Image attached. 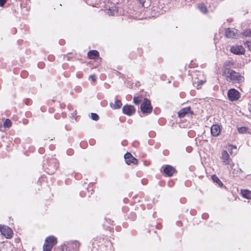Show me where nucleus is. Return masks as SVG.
Instances as JSON below:
<instances>
[{"label": "nucleus", "mask_w": 251, "mask_h": 251, "mask_svg": "<svg viewBox=\"0 0 251 251\" xmlns=\"http://www.w3.org/2000/svg\"><path fill=\"white\" fill-rule=\"evenodd\" d=\"M224 74L227 80L233 83H240L244 81V77L234 71L226 69Z\"/></svg>", "instance_id": "f257e3e1"}, {"label": "nucleus", "mask_w": 251, "mask_h": 251, "mask_svg": "<svg viewBox=\"0 0 251 251\" xmlns=\"http://www.w3.org/2000/svg\"><path fill=\"white\" fill-rule=\"evenodd\" d=\"M57 243V239L53 236H50L46 239L43 246V251H51L52 247Z\"/></svg>", "instance_id": "f03ea898"}, {"label": "nucleus", "mask_w": 251, "mask_h": 251, "mask_svg": "<svg viewBox=\"0 0 251 251\" xmlns=\"http://www.w3.org/2000/svg\"><path fill=\"white\" fill-rule=\"evenodd\" d=\"M141 110L144 113H150L152 111V107L150 101L147 99H145L143 103L141 105Z\"/></svg>", "instance_id": "7ed1b4c3"}, {"label": "nucleus", "mask_w": 251, "mask_h": 251, "mask_svg": "<svg viewBox=\"0 0 251 251\" xmlns=\"http://www.w3.org/2000/svg\"><path fill=\"white\" fill-rule=\"evenodd\" d=\"M0 231L6 238H11L12 237V230L7 226L0 225Z\"/></svg>", "instance_id": "20e7f679"}, {"label": "nucleus", "mask_w": 251, "mask_h": 251, "mask_svg": "<svg viewBox=\"0 0 251 251\" xmlns=\"http://www.w3.org/2000/svg\"><path fill=\"white\" fill-rule=\"evenodd\" d=\"M228 99L231 101L237 100L240 97V93L235 89H231L227 93Z\"/></svg>", "instance_id": "39448f33"}, {"label": "nucleus", "mask_w": 251, "mask_h": 251, "mask_svg": "<svg viewBox=\"0 0 251 251\" xmlns=\"http://www.w3.org/2000/svg\"><path fill=\"white\" fill-rule=\"evenodd\" d=\"M230 51L235 54H242L245 52V50L243 47L241 45H235L232 46L230 49Z\"/></svg>", "instance_id": "423d86ee"}, {"label": "nucleus", "mask_w": 251, "mask_h": 251, "mask_svg": "<svg viewBox=\"0 0 251 251\" xmlns=\"http://www.w3.org/2000/svg\"><path fill=\"white\" fill-rule=\"evenodd\" d=\"M123 112L126 115L131 116L135 113V109L132 105H126L123 107Z\"/></svg>", "instance_id": "0eeeda50"}, {"label": "nucleus", "mask_w": 251, "mask_h": 251, "mask_svg": "<svg viewBox=\"0 0 251 251\" xmlns=\"http://www.w3.org/2000/svg\"><path fill=\"white\" fill-rule=\"evenodd\" d=\"M126 162L127 164L130 165L131 163L136 164L138 162L137 160L130 153L127 152L124 156Z\"/></svg>", "instance_id": "6e6552de"}, {"label": "nucleus", "mask_w": 251, "mask_h": 251, "mask_svg": "<svg viewBox=\"0 0 251 251\" xmlns=\"http://www.w3.org/2000/svg\"><path fill=\"white\" fill-rule=\"evenodd\" d=\"M225 34L227 38H236L238 37L237 30L235 28H227L225 31Z\"/></svg>", "instance_id": "1a4fd4ad"}, {"label": "nucleus", "mask_w": 251, "mask_h": 251, "mask_svg": "<svg viewBox=\"0 0 251 251\" xmlns=\"http://www.w3.org/2000/svg\"><path fill=\"white\" fill-rule=\"evenodd\" d=\"M192 114V112L189 107L184 108L181 109L178 112V115L180 118H183L186 115H191Z\"/></svg>", "instance_id": "9d476101"}, {"label": "nucleus", "mask_w": 251, "mask_h": 251, "mask_svg": "<svg viewBox=\"0 0 251 251\" xmlns=\"http://www.w3.org/2000/svg\"><path fill=\"white\" fill-rule=\"evenodd\" d=\"M175 172V169L170 165H166L164 168V173L168 176H171Z\"/></svg>", "instance_id": "9b49d317"}, {"label": "nucleus", "mask_w": 251, "mask_h": 251, "mask_svg": "<svg viewBox=\"0 0 251 251\" xmlns=\"http://www.w3.org/2000/svg\"><path fill=\"white\" fill-rule=\"evenodd\" d=\"M222 159L223 162L226 165L229 163L230 158L229 154L226 151H223L222 153Z\"/></svg>", "instance_id": "f8f14e48"}, {"label": "nucleus", "mask_w": 251, "mask_h": 251, "mask_svg": "<svg viewBox=\"0 0 251 251\" xmlns=\"http://www.w3.org/2000/svg\"><path fill=\"white\" fill-rule=\"evenodd\" d=\"M220 128L218 125H213L211 127V134L213 136H217L220 133Z\"/></svg>", "instance_id": "ddd939ff"}, {"label": "nucleus", "mask_w": 251, "mask_h": 251, "mask_svg": "<svg viewBox=\"0 0 251 251\" xmlns=\"http://www.w3.org/2000/svg\"><path fill=\"white\" fill-rule=\"evenodd\" d=\"M241 194L243 198L251 199V191L244 189L241 191Z\"/></svg>", "instance_id": "4468645a"}, {"label": "nucleus", "mask_w": 251, "mask_h": 251, "mask_svg": "<svg viewBox=\"0 0 251 251\" xmlns=\"http://www.w3.org/2000/svg\"><path fill=\"white\" fill-rule=\"evenodd\" d=\"M122 106V102L119 100H116L114 102L110 103V106L112 109H116L120 108Z\"/></svg>", "instance_id": "2eb2a0df"}, {"label": "nucleus", "mask_w": 251, "mask_h": 251, "mask_svg": "<svg viewBox=\"0 0 251 251\" xmlns=\"http://www.w3.org/2000/svg\"><path fill=\"white\" fill-rule=\"evenodd\" d=\"M88 56L90 59H95L99 56V52L97 50H91L88 52Z\"/></svg>", "instance_id": "dca6fc26"}, {"label": "nucleus", "mask_w": 251, "mask_h": 251, "mask_svg": "<svg viewBox=\"0 0 251 251\" xmlns=\"http://www.w3.org/2000/svg\"><path fill=\"white\" fill-rule=\"evenodd\" d=\"M198 7L201 13L204 14H206L207 13V9L204 4H200Z\"/></svg>", "instance_id": "f3484780"}, {"label": "nucleus", "mask_w": 251, "mask_h": 251, "mask_svg": "<svg viewBox=\"0 0 251 251\" xmlns=\"http://www.w3.org/2000/svg\"><path fill=\"white\" fill-rule=\"evenodd\" d=\"M80 244L78 241H73L71 244V248L73 249V251H77V249L79 247Z\"/></svg>", "instance_id": "a211bd4d"}, {"label": "nucleus", "mask_w": 251, "mask_h": 251, "mask_svg": "<svg viewBox=\"0 0 251 251\" xmlns=\"http://www.w3.org/2000/svg\"><path fill=\"white\" fill-rule=\"evenodd\" d=\"M212 179L214 182H216L219 185L222 186V182L216 175H213L212 176Z\"/></svg>", "instance_id": "6ab92c4d"}, {"label": "nucleus", "mask_w": 251, "mask_h": 251, "mask_svg": "<svg viewBox=\"0 0 251 251\" xmlns=\"http://www.w3.org/2000/svg\"><path fill=\"white\" fill-rule=\"evenodd\" d=\"M142 99L143 98L141 96L134 97L133 98V102L135 104H139L142 101Z\"/></svg>", "instance_id": "aec40b11"}, {"label": "nucleus", "mask_w": 251, "mask_h": 251, "mask_svg": "<svg viewBox=\"0 0 251 251\" xmlns=\"http://www.w3.org/2000/svg\"><path fill=\"white\" fill-rule=\"evenodd\" d=\"M128 1L135 2L137 4H141L144 6V1L143 0H128Z\"/></svg>", "instance_id": "412c9836"}, {"label": "nucleus", "mask_w": 251, "mask_h": 251, "mask_svg": "<svg viewBox=\"0 0 251 251\" xmlns=\"http://www.w3.org/2000/svg\"><path fill=\"white\" fill-rule=\"evenodd\" d=\"M11 126V122L10 120L6 119L4 123H3V126L5 127H9Z\"/></svg>", "instance_id": "4be33fe9"}, {"label": "nucleus", "mask_w": 251, "mask_h": 251, "mask_svg": "<svg viewBox=\"0 0 251 251\" xmlns=\"http://www.w3.org/2000/svg\"><path fill=\"white\" fill-rule=\"evenodd\" d=\"M238 131L240 133H245L247 130V128L246 127H240L238 128Z\"/></svg>", "instance_id": "5701e85b"}, {"label": "nucleus", "mask_w": 251, "mask_h": 251, "mask_svg": "<svg viewBox=\"0 0 251 251\" xmlns=\"http://www.w3.org/2000/svg\"><path fill=\"white\" fill-rule=\"evenodd\" d=\"M91 117L92 119L95 121H97L99 119V116L96 113H91Z\"/></svg>", "instance_id": "b1692460"}, {"label": "nucleus", "mask_w": 251, "mask_h": 251, "mask_svg": "<svg viewBox=\"0 0 251 251\" xmlns=\"http://www.w3.org/2000/svg\"><path fill=\"white\" fill-rule=\"evenodd\" d=\"M243 35L245 36H251V30H247L243 33Z\"/></svg>", "instance_id": "393cba45"}, {"label": "nucleus", "mask_w": 251, "mask_h": 251, "mask_svg": "<svg viewBox=\"0 0 251 251\" xmlns=\"http://www.w3.org/2000/svg\"><path fill=\"white\" fill-rule=\"evenodd\" d=\"M245 46L248 47L249 50L251 49V42L247 41L245 43Z\"/></svg>", "instance_id": "a878e982"}, {"label": "nucleus", "mask_w": 251, "mask_h": 251, "mask_svg": "<svg viewBox=\"0 0 251 251\" xmlns=\"http://www.w3.org/2000/svg\"><path fill=\"white\" fill-rule=\"evenodd\" d=\"M7 0H0V6L2 7Z\"/></svg>", "instance_id": "bb28decb"}, {"label": "nucleus", "mask_w": 251, "mask_h": 251, "mask_svg": "<svg viewBox=\"0 0 251 251\" xmlns=\"http://www.w3.org/2000/svg\"><path fill=\"white\" fill-rule=\"evenodd\" d=\"M89 79L92 80L93 81H95L96 76L95 75H92L89 76Z\"/></svg>", "instance_id": "cd10ccee"}, {"label": "nucleus", "mask_w": 251, "mask_h": 251, "mask_svg": "<svg viewBox=\"0 0 251 251\" xmlns=\"http://www.w3.org/2000/svg\"><path fill=\"white\" fill-rule=\"evenodd\" d=\"M109 12L108 13V14L109 15H112V16H114L116 12H114V10H113V11L112 12H111V9H109Z\"/></svg>", "instance_id": "c85d7f7f"}, {"label": "nucleus", "mask_w": 251, "mask_h": 251, "mask_svg": "<svg viewBox=\"0 0 251 251\" xmlns=\"http://www.w3.org/2000/svg\"><path fill=\"white\" fill-rule=\"evenodd\" d=\"M197 82H198V84L200 85V84H201L203 83L204 81H203L202 80H200V81H198Z\"/></svg>", "instance_id": "c756f323"}, {"label": "nucleus", "mask_w": 251, "mask_h": 251, "mask_svg": "<svg viewBox=\"0 0 251 251\" xmlns=\"http://www.w3.org/2000/svg\"><path fill=\"white\" fill-rule=\"evenodd\" d=\"M233 149H236V147L235 146H231V150H233Z\"/></svg>", "instance_id": "7c9ffc66"}, {"label": "nucleus", "mask_w": 251, "mask_h": 251, "mask_svg": "<svg viewBox=\"0 0 251 251\" xmlns=\"http://www.w3.org/2000/svg\"><path fill=\"white\" fill-rule=\"evenodd\" d=\"M1 126H2L1 123H0V128L1 127Z\"/></svg>", "instance_id": "2f4dec72"}]
</instances>
